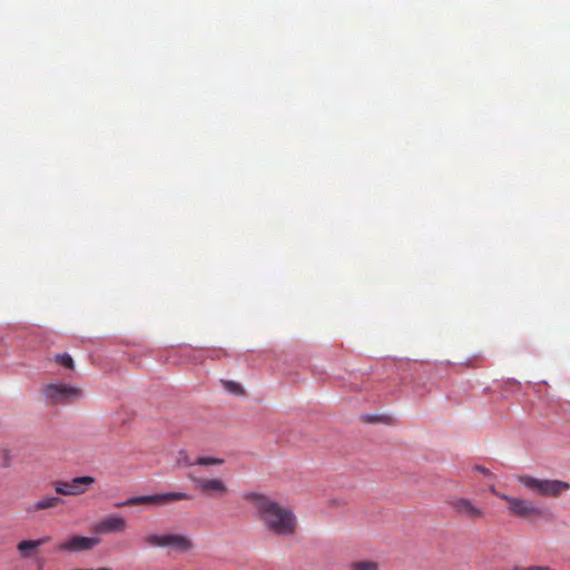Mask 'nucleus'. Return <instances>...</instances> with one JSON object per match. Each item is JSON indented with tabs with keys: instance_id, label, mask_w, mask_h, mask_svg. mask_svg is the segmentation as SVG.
<instances>
[{
	"instance_id": "2eb2a0df",
	"label": "nucleus",
	"mask_w": 570,
	"mask_h": 570,
	"mask_svg": "<svg viewBox=\"0 0 570 570\" xmlns=\"http://www.w3.org/2000/svg\"><path fill=\"white\" fill-rule=\"evenodd\" d=\"M225 390L234 395H243L244 389L240 384L233 381H223Z\"/></svg>"
},
{
	"instance_id": "4be33fe9",
	"label": "nucleus",
	"mask_w": 570,
	"mask_h": 570,
	"mask_svg": "<svg viewBox=\"0 0 570 570\" xmlns=\"http://www.w3.org/2000/svg\"><path fill=\"white\" fill-rule=\"evenodd\" d=\"M208 357H210V358L218 357V351H216V350L209 351Z\"/></svg>"
},
{
	"instance_id": "f03ea898",
	"label": "nucleus",
	"mask_w": 570,
	"mask_h": 570,
	"mask_svg": "<svg viewBox=\"0 0 570 570\" xmlns=\"http://www.w3.org/2000/svg\"><path fill=\"white\" fill-rule=\"evenodd\" d=\"M141 542L146 548L169 549L179 553H188L195 548L190 537L173 532H150L142 537Z\"/></svg>"
},
{
	"instance_id": "9b49d317",
	"label": "nucleus",
	"mask_w": 570,
	"mask_h": 570,
	"mask_svg": "<svg viewBox=\"0 0 570 570\" xmlns=\"http://www.w3.org/2000/svg\"><path fill=\"white\" fill-rule=\"evenodd\" d=\"M127 529V521L119 514H110L99 520L92 528L97 534H110L124 532Z\"/></svg>"
},
{
	"instance_id": "ddd939ff",
	"label": "nucleus",
	"mask_w": 570,
	"mask_h": 570,
	"mask_svg": "<svg viewBox=\"0 0 570 570\" xmlns=\"http://www.w3.org/2000/svg\"><path fill=\"white\" fill-rule=\"evenodd\" d=\"M50 540L51 538L49 535L41 537L37 540H22L18 543L17 550L22 559H28L35 553L37 548L48 543Z\"/></svg>"
},
{
	"instance_id": "f8f14e48",
	"label": "nucleus",
	"mask_w": 570,
	"mask_h": 570,
	"mask_svg": "<svg viewBox=\"0 0 570 570\" xmlns=\"http://www.w3.org/2000/svg\"><path fill=\"white\" fill-rule=\"evenodd\" d=\"M65 501L58 495H43L37 501L30 503L27 508V512L37 513L40 511L51 510L63 504Z\"/></svg>"
},
{
	"instance_id": "aec40b11",
	"label": "nucleus",
	"mask_w": 570,
	"mask_h": 570,
	"mask_svg": "<svg viewBox=\"0 0 570 570\" xmlns=\"http://www.w3.org/2000/svg\"><path fill=\"white\" fill-rule=\"evenodd\" d=\"M490 492L493 493L495 497H498L501 500H502V495H507L505 493L497 491L494 487H490Z\"/></svg>"
},
{
	"instance_id": "1a4fd4ad",
	"label": "nucleus",
	"mask_w": 570,
	"mask_h": 570,
	"mask_svg": "<svg viewBox=\"0 0 570 570\" xmlns=\"http://www.w3.org/2000/svg\"><path fill=\"white\" fill-rule=\"evenodd\" d=\"M195 488L204 495L214 499H220L228 494L226 483L219 479L194 478L188 475Z\"/></svg>"
},
{
	"instance_id": "0eeeda50",
	"label": "nucleus",
	"mask_w": 570,
	"mask_h": 570,
	"mask_svg": "<svg viewBox=\"0 0 570 570\" xmlns=\"http://www.w3.org/2000/svg\"><path fill=\"white\" fill-rule=\"evenodd\" d=\"M95 481V478L89 475L76 476L71 480H57L53 482V489L58 495L77 497L85 494Z\"/></svg>"
},
{
	"instance_id": "f257e3e1",
	"label": "nucleus",
	"mask_w": 570,
	"mask_h": 570,
	"mask_svg": "<svg viewBox=\"0 0 570 570\" xmlns=\"http://www.w3.org/2000/svg\"><path fill=\"white\" fill-rule=\"evenodd\" d=\"M244 500L252 505L257 519L268 531L281 537L295 533L297 523L292 510L259 492H248L244 494Z\"/></svg>"
},
{
	"instance_id": "dca6fc26",
	"label": "nucleus",
	"mask_w": 570,
	"mask_h": 570,
	"mask_svg": "<svg viewBox=\"0 0 570 570\" xmlns=\"http://www.w3.org/2000/svg\"><path fill=\"white\" fill-rule=\"evenodd\" d=\"M195 463L197 465H213V464L220 465L224 463V460L219 459V458H212V456H198L195 460Z\"/></svg>"
},
{
	"instance_id": "412c9836",
	"label": "nucleus",
	"mask_w": 570,
	"mask_h": 570,
	"mask_svg": "<svg viewBox=\"0 0 570 570\" xmlns=\"http://www.w3.org/2000/svg\"><path fill=\"white\" fill-rule=\"evenodd\" d=\"M475 469L479 472H481L482 474H485V475L489 474V470L487 468H484V466L478 465Z\"/></svg>"
},
{
	"instance_id": "4468645a",
	"label": "nucleus",
	"mask_w": 570,
	"mask_h": 570,
	"mask_svg": "<svg viewBox=\"0 0 570 570\" xmlns=\"http://www.w3.org/2000/svg\"><path fill=\"white\" fill-rule=\"evenodd\" d=\"M347 570H380V563L371 559L354 560L348 563Z\"/></svg>"
},
{
	"instance_id": "39448f33",
	"label": "nucleus",
	"mask_w": 570,
	"mask_h": 570,
	"mask_svg": "<svg viewBox=\"0 0 570 570\" xmlns=\"http://www.w3.org/2000/svg\"><path fill=\"white\" fill-rule=\"evenodd\" d=\"M190 497L185 492H168L151 495H139L128 498L126 501L116 503V507H132L139 504H149L155 507L166 505L173 501L188 500Z\"/></svg>"
},
{
	"instance_id": "7ed1b4c3",
	"label": "nucleus",
	"mask_w": 570,
	"mask_h": 570,
	"mask_svg": "<svg viewBox=\"0 0 570 570\" xmlns=\"http://www.w3.org/2000/svg\"><path fill=\"white\" fill-rule=\"evenodd\" d=\"M517 481L531 492L557 498L570 489V484L560 480L538 479L531 475H518Z\"/></svg>"
},
{
	"instance_id": "20e7f679",
	"label": "nucleus",
	"mask_w": 570,
	"mask_h": 570,
	"mask_svg": "<svg viewBox=\"0 0 570 570\" xmlns=\"http://www.w3.org/2000/svg\"><path fill=\"white\" fill-rule=\"evenodd\" d=\"M45 401L51 405H67L81 399L83 393L78 386L67 383H50L42 386Z\"/></svg>"
},
{
	"instance_id": "5701e85b",
	"label": "nucleus",
	"mask_w": 570,
	"mask_h": 570,
	"mask_svg": "<svg viewBox=\"0 0 570 570\" xmlns=\"http://www.w3.org/2000/svg\"><path fill=\"white\" fill-rule=\"evenodd\" d=\"M92 570H111V569H110V568H107V567H102V568L92 569Z\"/></svg>"
},
{
	"instance_id": "6e6552de",
	"label": "nucleus",
	"mask_w": 570,
	"mask_h": 570,
	"mask_svg": "<svg viewBox=\"0 0 570 570\" xmlns=\"http://www.w3.org/2000/svg\"><path fill=\"white\" fill-rule=\"evenodd\" d=\"M502 500L508 503V510L510 514L515 518L531 519L540 518L543 515V510L528 499L512 495H502Z\"/></svg>"
},
{
	"instance_id": "a211bd4d",
	"label": "nucleus",
	"mask_w": 570,
	"mask_h": 570,
	"mask_svg": "<svg viewBox=\"0 0 570 570\" xmlns=\"http://www.w3.org/2000/svg\"><path fill=\"white\" fill-rule=\"evenodd\" d=\"M512 570H556V569H553L550 566H544V564H531L528 567L515 566Z\"/></svg>"
},
{
	"instance_id": "9d476101",
	"label": "nucleus",
	"mask_w": 570,
	"mask_h": 570,
	"mask_svg": "<svg viewBox=\"0 0 570 570\" xmlns=\"http://www.w3.org/2000/svg\"><path fill=\"white\" fill-rule=\"evenodd\" d=\"M100 543V540L97 538L83 537V535H72L69 539L58 543L56 546L57 552H82L89 551L94 549L96 546Z\"/></svg>"
},
{
	"instance_id": "6ab92c4d",
	"label": "nucleus",
	"mask_w": 570,
	"mask_h": 570,
	"mask_svg": "<svg viewBox=\"0 0 570 570\" xmlns=\"http://www.w3.org/2000/svg\"><path fill=\"white\" fill-rule=\"evenodd\" d=\"M178 463L183 464V465H187V466L196 465L195 461H191L188 458V455L185 452H183V451L179 453Z\"/></svg>"
},
{
	"instance_id": "f3484780",
	"label": "nucleus",
	"mask_w": 570,
	"mask_h": 570,
	"mask_svg": "<svg viewBox=\"0 0 570 570\" xmlns=\"http://www.w3.org/2000/svg\"><path fill=\"white\" fill-rule=\"evenodd\" d=\"M55 361H56L58 364H60V365H62V366H65V367H67V368H70V370H72V368H73V360H72V357H71L69 354H67V353H65V354H57V355L55 356Z\"/></svg>"
},
{
	"instance_id": "423d86ee",
	"label": "nucleus",
	"mask_w": 570,
	"mask_h": 570,
	"mask_svg": "<svg viewBox=\"0 0 570 570\" xmlns=\"http://www.w3.org/2000/svg\"><path fill=\"white\" fill-rule=\"evenodd\" d=\"M448 507L460 518L478 521L485 517V509L475 501L464 497H453L448 501Z\"/></svg>"
}]
</instances>
